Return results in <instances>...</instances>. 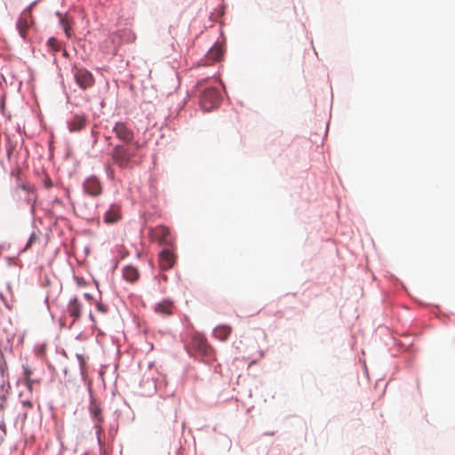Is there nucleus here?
I'll return each mask as SVG.
<instances>
[{"label": "nucleus", "mask_w": 455, "mask_h": 455, "mask_svg": "<svg viewBox=\"0 0 455 455\" xmlns=\"http://www.w3.org/2000/svg\"><path fill=\"white\" fill-rule=\"evenodd\" d=\"M140 148V145L138 141H134L131 145H116L110 154L112 161L122 170L129 169Z\"/></svg>", "instance_id": "f257e3e1"}, {"label": "nucleus", "mask_w": 455, "mask_h": 455, "mask_svg": "<svg viewBox=\"0 0 455 455\" xmlns=\"http://www.w3.org/2000/svg\"><path fill=\"white\" fill-rule=\"evenodd\" d=\"M221 96L215 88H207L201 95L200 102L205 111L217 108L220 102Z\"/></svg>", "instance_id": "f03ea898"}, {"label": "nucleus", "mask_w": 455, "mask_h": 455, "mask_svg": "<svg viewBox=\"0 0 455 455\" xmlns=\"http://www.w3.org/2000/svg\"><path fill=\"white\" fill-rule=\"evenodd\" d=\"M72 73L74 75L76 84L82 90H86L93 86L95 80L92 74L89 70L84 68L74 67Z\"/></svg>", "instance_id": "7ed1b4c3"}, {"label": "nucleus", "mask_w": 455, "mask_h": 455, "mask_svg": "<svg viewBox=\"0 0 455 455\" xmlns=\"http://www.w3.org/2000/svg\"><path fill=\"white\" fill-rule=\"evenodd\" d=\"M113 131L116 136L122 141H124V145H131L133 143L134 133L126 125V124L119 122L116 123L113 128Z\"/></svg>", "instance_id": "20e7f679"}, {"label": "nucleus", "mask_w": 455, "mask_h": 455, "mask_svg": "<svg viewBox=\"0 0 455 455\" xmlns=\"http://www.w3.org/2000/svg\"><path fill=\"white\" fill-rule=\"evenodd\" d=\"M89 411L95 420V428L97 429V434L99 435L101 432V424L104 421V418L102 415V408L100 403L93 397L91 398Z\"/></svg>", "instance_id": "39448f33"}, {"label": "nucleus", "mask_w": 455, "mask_h": 455, "mask_svg": "<svg viewBox=\"0 0 455 455\" xmlns=\"http://www.w3.org/2000/svg\"><path fill=\"white\" fill-rule=\"evenodd\" d=\"M191 345L203 355H208L212 350L206 339L199 333H196L192 336Z\"/></svg>", "instance_id": "423d86ee"}, {"label": "nucleus", "mask_w": 455, "mask_h": 455, "mask_svg": "<svg viewBox=\"0 0 455 455\" xmlns=\"http://www.w3.org/2000/svg\"><path fill=\"white\" fill-rule=\"evenodd\" d=\"M88 123V117L84 114H79L73 116L68 123V129L71 132H80Z\"/></svg>", "instance_id": "0eeeda50"}, {"label": "nucleus", "mask_w": 455, "mask_h": 455, "mask_svg": "<svg viewBox=\"0 0 455 455\" xmlns=\"http://www.w3.org/2000/svg\"><path fill=\"white\" fill-rule=\"evenodd\" d=\"M84 189L88 195L96 196L101 194L102 187L96 177H90L84 182Z\"/></svg>", "instance_id": "6e6552de"}, {"label": "nucleus", "mask_w": 455, "mask_h": 455, "mask_svg": "<svg viewBox=\"0 0 455 455\" xmlns=\"http://www.w3.org/2000/svg\"><path fill=\"white\" fill-rule=\"evenodd\" d=\"M122 218L121 207L117 204H112L104 214V222L107 224H114Z\"/></svg>", "instance_id": "1a4fd4ad"}, {"label": "nucleus", "mask_w": 455, "mask_h": 455, "mask_svg": "<svg viewBox=\"0 0 455 455\" xmlns=\"http://www.w3.org/2000/svg\"><path fill=\"white\" fill-rule=\"evenodd\" d=\"M175 263V256L169 250H163L159 255V265L162 269H170Z\"/></svg>", "instance_id": "9d476101"}, {"label": "nucleus", "mask_w": 455, "mask_h": 455, "mask_svg": "<svg viewBox=\"0 0 455 455\" xmlns=\"http://www.w3.org/2000/svg\"><path fill=\"white\" fill-rule=\"evenodd\" d=\"M30 18H31L30 13L28 12H24L19 18L17 24H16L19 34L24 39L27 37V32H28V27H29Z\"/></svg>", "instance_id": "9b49d317"}, {"label": "nucleus", "mask_w": 455, "mask_h": 455, "mask_svg": "<svg viewBox=\"0 0 455 455\" xmlns=\"http://www.w3.org/2000/svg\"><path fill=\"white\" fill-rule=\"evenodd\" d=\"M174 308L172 301L164 299L156 305L155 311L164 316H169L173 314Z\"/></svg>", "instance_id": "f8f14e48"}, {"label": "nucleus", "mask_w": 455, "mask_h": 455, "mask_svg": "<svg viewBox=\"0 0 455 455\" xmlns=\"http://www.w3.org/2000/svg\"><path fill=\"white\" fill-rule=\"evenodd\" d=\"M232 332V328L229 325L222 324L217 326L213 330V336L220 341H225L228 339Z\"/></svg>", "instance_id": "ddd939ff"}, {"label": "nucleus", "mask_w": 455, "mask_h": 455, "mask_svg": "<svg viewBox=\"0 0 455 455\" xmlns=\"http://www.w3.org/2000/svg\"><path fill=\"white\" fill-rule=\"evenodd\" d=\"M223 53L224 51L222 46L216 44L209 50L206 57L208 60L216 62L220 61L222 59Z\"/></svg>", "instance_id": "4468645a"}, {"label": "nucleus", "mask_w": 455, "mask_h": 455, "mask_svg": "<svg viewBox=\"0 0 455 455\" xmlns=\"http://www.w3.org/2000/svg\"><path fill=\"white\" fill-rule=\"evenodd\" d=\"M68 313L70 316L74 318V320H76L80 317L81 305L76 298H74L69 301L68 306Z\"/></svg>", "instance_id": "2eb2a0df"}, {"label": "nucleus", "mask_w": 455, "mask_h": 455, "mask_svg": "<svg viewBox=\"0 0 455 455\" xmlns=\"http://www.w3.org/2000/svg\"><path fill=\"white\" fill-rule=\"evenodd\" d=\"M123 275L125 280L133 283L139 279V271L132 266H126L123 270Z\"/></svg>", "instance_id": "dca6fc26"}, {"label": "nucleus", "mask_w": 455, "mask_h": 455, "mask_svg": "<svg viewBox=\"0 0 455 455\" xmlns=\"http://www.w3.org/2000/svg\"><path fill=\"white\" fill-rule=\"evenodd\" d=\"M32 371L28 365H23V378L26 387L31 391L34 384H38L39 381L32 379Z\"/></svg>", "instance_id": "f3484780"}, {"label": "nucleus", "mask_w": 455, "mask_h": 455, "mask_svg": "<svg viewBox=\"0 0 455 455\" xmlns=\"http://www.w3.org/2000/svg\"><path fill=\"white\" fill-rule=\"evenodd\" d=\"M156 231L161 236V242H166L167 238L170 235V230L168 228L160 226L156 228Z\"/></svg>", "instance_id": "a211bd4d"}, {"label": "nucleus", "mask_w": 455, "mask_h": 455, "mask_svg": "<svg viewBox=\"0 0 455 455\" xmlns=\"http://www.w3.org/2000/svg\"><path fill=\"white\" fill-rule=\"evenodd\" d=\"M47 44L53 52H58L60 48L59 42L54 37H51L48 40Z\"/></svg>", "instance_id": "6ab92c4d"}, {"label": "nucleus", "mask_w": 455, "mask_h": 455, "mask_svg": "<svg viewBox=\"0 0 455 455\" xmlns=\"http://www.w3.org/2000/svg\"><path fill=\"white\" fill-rule=\"evenodd\" d=\"M37 241H38V235H36L35 233H33V234L30 235V237H29V239H28V243H27V245H26L25 249H26V250H27V249H29V248L32 246V244H33V243H36V242H37Z\"/></svg>", "instance_id": "aec40b11"}, {"label": "nucleus", "mask_w": 455, "mask_h": 455, "mask_svg": "<svg viewBox=\"0 0 455 455\" xmlns=\"http://www.w3.org/2000/svg\"><path fill=\"white\" fill-rule=\"evenodd\" d=\"M62 24H63V27H64V31L67 35L68 37H70L71 36V34H70V25L68 24V21H65V20H62Z\"/></svg>", "instance_id": "412c9836"}, {"label": "nucleus", "mask_w": 455, "mask_h": 455, "mask_svg": "<svg viewBox=\"0 0 455 455\" xmlns=\"http://www.w3.org/2000/svg\"><path fill=\"white\" fill-rule=\"evenodd\" d=\"M96 308L98 311H100L101 313H106L108 311V307L100 302L97 303Z\"/></svg>", "instance_id": "4be33fe9"}, {"label": "nucleus", "mask_w": 455, "mask_h": 455, "mask_svg": "<svg viewBox=\"0 0 455 455\" xmlns=\"http://www.w3.org/2000/svg\"><path fill=\"white\" fill-rule=\"evenodd\" d=\"M107 172L110 178H114V170L110 166L107 167Z\"/></svg>", "instance_id": "5701e85b"}, {"label": "nucleus", "mask_w": 455, "mask_h": 455, "mask_svg": "<svg viewBox=\"0 0 455 455\" xmlns=\"http://www.w3.org/2000/svg\"><path fill=\"white\" fill-rule=\"evenodd\" d=\"M84 297H85L87 299H92V296H91L89 293H85V294H84Z\"/></svg>", "instance_id": "b1692460"}, {"label": "nucleus", "mask_w": 455, "mask_h": 455, "mask_svg": "<svg viewBox=\"0 0 455 455\" xmlns=\"http://www.w3.org/2000/svg\"><path fill=\"white\" fill-rule=\"evenodd\" d=\"M46 185H47V187H51V186H52V183H51V181H49V182H46Z\"/></svg>", "instance_id": "393cba45"}]
</instances>
